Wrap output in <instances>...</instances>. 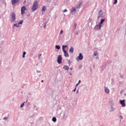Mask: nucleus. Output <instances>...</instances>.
Wrapping results in <instances>:
<instances>
[{
  "label": "nucleus",
  "instance_id": "5",
  "mask_svg": "<svg viewBox=\"0 0 126 126\" xmlns=\"http://www.w3.org/2000/svg\"><path fill=\"white\" fill-rule=\"evenodd\" d=\"M125 102H126V100L125 99L120 100V104L122 105V107H126V103Z\"/></svg>",
  "mask_w": 126,
  "mask_h": 126
},
{
  "label": "nucleus",
  "instance_id": "9",
  "mask_svg": "<svg viewBox=\"0 0 126 126\" xmlns=\"http://www.w3.org/2000/svg\"><path fill=\"white\" fill-rule=\"evenodd\" d=\"M75 11H76V9L75 7H72L71 9V12L73 14L75 13Z\"/></svg>",
  "mask_w": 126,
  "mask_h": 126
},
{
  "label": "nucleus",
  "instance_id": "18",
  "mask_svg": "<svg viewBox=\"0 0 126 126\" xmlns=\"http://www.w3.org/2000/svg\"><path fill=\"white\" fill-rule=\"evenodd\" d=\"M52 121L54 122V123L57 122V118H56V117H53L52 118Z\"/></svg>",
  "mask_w": 126,
  "mask_h": 126
},
{
  "label": "nucleus",
  "instance_id": "17",
  "mask_svg": "<svg viewBox=\"0 0 126 126\" xmlns=\"http://www.w3.org/2000/svg\"><path fill=\"white\" fill-rule=\"evenodd\" d=\"M55 48L56 49H57V50H60L61 49V47L59 45H56Z\"/></svg>",
  "mask_w": 126,
  "mask_h": 126
},
{
  "label": "nucleus",
  "instance_id": "11",
  "mask_svg": "<svg viewBox=\"0 0 126 126\" xmlns=\"http://www.w3.org/2000/svg\"><path fill=\"white\" fill-rule=\"evenodd\" d=\"M105 92L107 94H109V93H110V90H109L108 88H105Z\"/></svg>",
  "mask_w": 126,
  "mask_h": 126
},
{
  "label": "nucleus",
  "instance_id": "27",
  "mask_svg": "<svg viewBox=\"0 0 126 126\" xmlns=\"http://www.w3.org/2000/svg\"><path fill=\"white\" fill-rule=\"evenodd\" d=\"M41 56H42V54H39V57H38L39 60H40V58Z\"/></svg>",
  "mask_w": 126,
  "mask_h": 126
},
{
  "label": "nucleus",
  "instance_id": "19",
  "mask_svg": "<svg viewBox=\"0 0 126 126\" xmlns=\"http://www.w3.org/2000/svg\"><path fill=\"white\" fill-rule=\"evenodd\" d=\"M25 55H26V52L24 51L23 53V58H25Z\"/></svg>",
  "mask_w": 126,
  "mask_h": 126
},
{
  "label": "nucleus",
  "instance_id": "14",
  "mask_svg": "<svg viewBox=\"0 0 126 126\" xmlns=\"http://www.w3.org/2000/svg\"><path fill=\"white\" fill-rule=\"evenodd\" d=\"M73 51H74V49H73V47H71L70 49H69V53H73Z\"/></svg>",
  "mask_w": 126,
  "mask_h": 126
},
{
  "label": "nucleus",
  "instance_id": "1",
  "mask_svg": "<svg viewBox=\"0 0 126 126\" xmlns=\"http://www.w3.org/2000/svg\"><path fill=\"white\" fill-rule=\"evenodd\" d=\"M38 8V2L37 1H34L32 7V11H35Z\"/></svg>",
  "mask_w": 126,
  "mask_h": 126
},
{
  "label": "nucleus",
  "instance_id": "37",
  "mask_svg": "<svg viewBox=\"0 0 126 126\" xmlns=\"http://www.w3.org/2000/svg\"><path fill=\"white\" fill-rule=\"evenodd\" d=\"M44 28H46V25L44 26Z\"/></svg>",
  "mask_w": 126,
  "mask_h": 126
},
{
  "label": "nucleus",
  "instance_id": "4",
  "mask_svg": "<svg viewBox=\"0 0 126 126\" xmlns=\"http://www.w3.org/2000/svg\"><path fill=\"white\" fill-rule=\"evenodd\" d=\"M82 60H83V56L81 53H79V56L76 58V60L77 61H81Z\"/></svg>",
  "mask_w": 126,
  "mask_h": 126
},
{
  "label": "nucleus",
  "instance_id": "22",
  "mask_svg": "<svg viewBox=\"0 0 126 126\" xmlns=\"http://www.w3.org/2000/svg\"><path fill=\"white\" fill-rule=\"evenodd\" d=\"M82 4V2H80L79 4V5L78 6L77 5H76V7L78 8L79 7V6H80V5H81V4Z\"/></svg>",
  "mask_w": 126,
  "mask_h": 126
},
{
  "label": "nucleus",
  "instance_id": "12",
  "mask_svg": "<svg viewBox=\"0 0 126 126\" xmlns=\"http://www.w3.org/2000/svg\"><path fill=\"white\" fill-rule=\"evenodd\" d=\"M63 69H65V70H68V69H69V67H68V66L67 65H64L63 67Z\"/></svg>",
  "mask_w": 126,
  "mask_h": 126
},
{
  "label": "nucleus",
  "instance_id": "26",
  "mask_svg": "<svg viewBox=\"0 0 126 126\" xmlns=\"http://www.w3.org/2000/svg\"><path fill=\"white\" fill-rule=\"evenodd\" d=\"M63 31L61 30V31H60V34H63Z\"/></svg>",
  "mask_w": 126,
  "mask_h": 126
},
{
  "label": "nucleus",
  "instance_id": "36",
  "mask_svg": "<svg viewBox=\"0 0 126 126\" xmlns=\"http://www.w3.org/2000/svg\"><path fill=\"white\" fill-rule=\"evenodd\" d=\"M120 118H121V119H123V117L120 116Z\"/></svg>",
  "mask_w": 126,
  "mask_h": 126
},
{
  "label": "nucleus",
  "instance_id": "20",
  "mask_svg": "<svg viewBox=\"0 0 126 126\" xmlns=\"http://www.w3.org/2000/svg\"><path fill=\"white\" fill-rule=\"evenodd\" d=\"M14 26H15L16 27H19V24H15L14 25Z\"/></svg>",
  "mask_w": 126,
  "mask_h": 126
},
{
  "label": "nucleus",
  "instance_id": "25",
  "mask_svg": "<svg viewBox=\"0 0 126 126\" xmlns=\"http://www.w3.org/2000/svg\"><path fill=\"white\" fill-rule=\"evenodd\" d=\"M118 2V0H114V2L113 3V4H116Z\"/></svg>",
  "mask_w": 126,
  "mask_h": 126
},
{
  "label": "nucleus",
  "instance_id": "23",
  "mask_svg": "<svg viewBox=\"0 0 126 126\" xmlns=\"http://www.w3.org/2000/svg\"><path fill=\"white\" fill-rule=\"evenodd\" d=\"M21 108H23L24 107V103H23L20 105Z\"/></svg>",
  "mask_w": 126,
  "mask_h": 126
},
{
  "label": "nucleus",
  "instance_id": "21",
  "mask_svg": "<svg viewBox=\"0 0 126 126\" xmlns=\"http://www.w3.org/2000/svg\"><path fill=\"white\" fill-rule=\"evenodd\" d=\"M98 55V52L97 51L94 52V56H97Z\"/></svg>",
  "mask_w": 126,
  "mask_h": 126
},
{
  "label": "nucleus",
  "instance_id": "32",
  "mask_svg": "<svg viewBox=\"0 0 126 126\" xmlns=\"http://www.w3.org/2000/svg\"><path fill=\"white\" fill-rule=\"evenodd\" d=\"M81 82V81H80V80H79V82H78V83H79H79H80Z\"/></svg>",
  "mask_w": 126,
  "mask_h": 126
},
{
  "label": "nucleus",
  "instance_id": "8",
  "mask_svg": "<svg viewBox=\"0 0 126 126\" xmlns=\"http://www.w3.org/2000/svg\"><path fill=\"white\" fill-rule=\"evenodd\" d=\"M19 0H11L12 4L14 5L15 3L19 2Z\"/></svg>",
  "mask_w": 126,
  "mask_h": 126
},
{
  "label": "nucleus",
  "instance_id": "34",
  "mask_svg": "<svg viewBox=\"0 0 126 126\" xmlns=\"http://www.w3.org/2000/svg\"><path fill=\"white\" fill-rule=\"evenodd\" d=\"M74 26L75 28L76 27V24H75Z\"/></svg>",
  "mask_w": 126,
  "mask_h": 126
},
{
  "label": "nucleus",
  "instance_id": "28",
  "mask_svg": "<svg viewBox=\"0 0 126 126\" xmlns=\"http://www.w3.org/2000/svg\"><path fill=\"white\" fill-rule=\"evenodd\" d=\"M3 119H4L5 121H6V120H7V117H4L3 118Z\"/></svg>",
  "mask_w": 126,
  "mask_h": 126
},
{
  "label": "nucleus",
  "instance_id": "7",
  "mask_svg": "<svg viewBox=\"0 0 126 126\" xmlns=\"http://www.w3.org/2000/svg\"><path fill=\"white\" fill-rule=\"evenodd\" d=\"M63 51L64 53V57H69V55H68V53L67 52V51H66V50H63Z\"/></svg>",
  "mask_w": 126,
  "mask_h": 126
},
{
  "label": "nucleus",
  "instance_id": "29",
  "mask_svg": "<svg viewBox=\"0 0 126 126\" xmlns=\"http://www.w3.org/2000/svg\"><path fill=\"white\" fill-rule=\"evenodd\" d=\"M66 11H67V10H66V9H65L63 10V12H66Z\"/></svg>",
  "mask_w": 126,
  "mask_h": 126
},
{
  "label": "nucleus",
  "instance_id": "3",
  "mask_svg": "<svg viewBox=\"0 0 126 126\" xmlns=\"http://www.w3.org/2000/svg\"><path fill=\"white\" fill-rule=\"evenodd\" d=\"M25 10H27L26 7H25V6H22L21 9L22 15H23V14H24V13H25Z\"/></svg>",
  "mask_w": 126,
  "mask_h": 126
},
{
  "label": "nucleus",
  "instance_id": "35",
  "mask_svg": "<svg viewBox=\"0 0 126 126\" xmlns=\"http://www.w3.org/2000/svg\"><path fill=\"white\" fill-rule=\"evenodd\" d=\"M41 82H42V83H43V82H44V80H42L41 81Z\"/></svg>",
  "mask_w": 126,
  "mask_h": 126
},
{
  "label": "nucleus",
  "instance_id": "33",
  "mask_svg": "<svg viewBox=\"0 0 126 126\" xmlns=\"http://www.w3.org/2000/svg\"><path fill=\"white\" fill-rule=\"evenodd\" d=\"M79 83H78L76 85V86H77L78 85H79Z\"/></svg>",
  "mask_w": 126,
  "mask_h": 126
},
{
  "label": "nucleus",
  "instance_id": "38",
  "mask_svg": "<svg viewBox=\"0 0 126 126\" xmlns=\"http://www.w3.org/2000/svg\"><path fill=\"white\" fill-rule=\"evenodd\" d=\"M28 101V100H27L26 102H27Z\"/></svg>",
  "mask_w": 126,
  "mask_h": 126
},
{
  "label": "nucleus",
  "instance_id": "15",
  "mask_svg": "<svg viewBox=\"0 0 126 126\" xmlns=\"http://www.w3.org/2000/svg\"><path fill=\"white\" fill-rule=\"evenodd\" d=\"M47 10V8L45 6H43L42 8V11H46Z\"/></svg>",
  "mask_w": 126,
  "mask_h": 126
},
{
  "label": "nucleus",
  "instance_id": "2",
  "mask_svg": "<svg viewBox=\"0 0 126 126\" xmlns=\"http://www.w3.org/2000/svg\"><path fill=\"white\" fill-rule=\"evenodd\" d=\"M63 60V57H62V55H59L57 58V63L61 64L62 63V61Z\"/></svg>",
  "mask_w": 126,
  "mask_h": 126
},
{
  "label": "nucleus",
  "instance_id": "13",
  "mask_svg": "<svg viewBox=\"0 0 126 126\" xmlns=\"http://www.w3.org/2000/svg\"><path fill=\"white\" fill-rule=\"evenodd\" d=\"M65 48H67V45H63L62 46V50L63 51H65Z\"/></svg>",
  "mask_w": 126,
  "mask_h": 126
},
{
  "label": "nucleus",
  "instance_id": "10",
  "mask_svg": "<svg viewBox=\"0 0 126 126\" xmlns=\"http://www.w3.org/2000/svg\"><path fill=\"white\" fill-rule=\"evenodd\" d=\"M11 15H12V19L13 21H14L15 20V19H16V18H15V14L12 13L11 14Z\"/></svg>",
  "mask_w": 126,
  "mask_h": 126
},
{
  "label": "nucleus",
  "instance_id": "6",
  "mask_svg": "<svg viewBox=\"0 0 126 126\" xmlns=\"http://www.w3.org/2000/svg\"><path fill=\"white\" fill-rule=\"evenodd\" d=\"M101 27H102V26L98 24V25H96L94 27V30H100L101 29Z\"/></svg>",
  "mask_w": 126,
  "mask_h": 126
},
{
  "label": "nucleus",
  "instance_id": "30",
  "mask_svg": "<svg viewBox=\"0 0 126 126\" xmlns=\"http://www.w3.org/2000/svg\"><path fill=\"white\" fill-rule=\"evenodd\" d=\"M100 17H102V15H99L98 16V18H100Z\"/></svg>",
  "mask_w": 126,
  "mask_h": 126
},
{
  "label": "nucleus",
  "instance_id": "31",
  "mask_svg": "<svg viewBox=\"0 0 126 126\" xmlns=\"http://www.w3.org/2000/svg\"><path fill=\"white\" fill-rule=\"evenodd\" d=\"M74 92H75L76 91V88H75L74 90L73 91Z\"/></svg>",
  "mask_w": 126,
  "mask_h": 126
},
{
  "label": "nucleus",
  "instance_id": "16",
  "mask_svg": "<svg viewBox=\"0 0 126 126\" xmlns=\"http://www.w3.org/2000/svg\"><path fill=\"white\" fill-rule=\"evenodd\" d=\"M104 21H105V19H102L100 20V22L98 24H99L102 26V24H103V22H104Z\"/></svg>",
  "mask_w": 126,
  "mask_h": 126
},
{
  "label": "nucleus",
  "instance_id": "24",
  "mask_svg": "<svg viewBox=\"0 0 126 126\" xmlns=\"http://www.w3.org/2000/svg\"><path fill=\"white\" fill-rule=\"evenodd\" d=\"M22 23H23V20L20 21L19 22L18 24H19H19H22Z\"/></svg>",
  "mask_w": 126,
  "mask_h": 126
}]
</instances>
